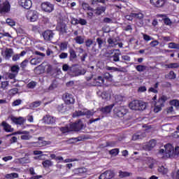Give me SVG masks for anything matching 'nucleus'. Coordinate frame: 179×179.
I'll list each match as a JSON object with an SVG mask.
<instances>
[{"label":"nucleus","instance_id":"obj_1","mask_svg":"<svg viewBox=\"0 0 179 179\" xmlns=\"http://www.w3.org/2000/svg\"><path fill=\"white\" fill-rule=\"evenodd\" d=\"M164 149L159 150V153H164L165 152L166 157H173L179 155V146H176L174 150L173 145L168 143L164 145Z\"/></svg>","mask_w":179,"mask_h":179},{"label":"nucleus","instance_id":"obj_2","mask_svg":"<svg viewBox=\"0 0 179 179\" xmlns=\"http://www.w3.org/2000/svg\"><path fill=\"white\" fill-rule=\"evenodd\" d=\"M129 107L131 110H134L135 111H143V110H146V103L139 100H134L129 104Z\"/></svg>","mask_w":179,"mask_h":179},{"label":"nucleus","instance_id":"obj_3","mask_svg":"<svg viewBox=\"0 0 179 179\" xmlns=\"http://www.w3.org/2000/svg\"><path fill=\"white\" fill-rule=\"evenodd\" d=\"M114 113L116 115L120 118L124 117L127 113H128V109L125 108L124 106H118L115 108Z\"/></svg>","mask_w":179,"mask_h":179},{"label":"nucleus","instance_id":"obj_4","mask_svg":"<svg viewBox=\"0 0 179 179\" xmlns=\"http://www.w3.org/2000/svg\"><path fill=\"white\" fill-rule=\"evenodd\" d=\"M83 115H87V117H92L94 115V112L91 110H78L73 113V117H82Z\"/></svg>","mask_w":179,"mask_h":179},{"label":"nucleus","instance_id":"obj_5","mask_svg":"<svg viewBox=\"0 0 179 179\" xmlns=\"http://www.w3.org/2000/svg\"><path fill=\"white\" fill-rule=\"evenodd\" d=\"M41 9L43 12L51 13L54 10V4L47 1L41 3Z\"/></svg>","mask_w":179,"mask_h":179},{"label":"nucleus","instance_id":"obj_6","mask_svg":"<svg viewBox=\"0 0 179 179\" xmlns=\"http://www.w3.org/2000/svg\"><path fill=\"white\" fill-rule=\"evenodd\" d=\"M27 19L31 22H36L38 19V13L36 10H29L27 14Z\"/></svg>","mask_w":179,"mask_h":179},{"label":"nucleus","instance_id":"obj_7","mask_svg":"<svg viewBox=\"0 0 179 179\" xmlns=\"http://www.w3.org/2000/svg\"><path fill=\"white\" fill-rule=\"evenodd\" d=\"M63 100L66 103V104H74L75 103V98L73 95L69 93H64L63 94Z\"/></svg>","mask_w":179,"mask_h":179},{"label":"nucleus","instance_id":"obj_8","mask_svg":"<svg viewBox=\"0 0 179 179\" xmlns=\"http://www.w3.org/2000/svg\"><path fill=\"white\" fill-rule=\"evenodd\" d=\"M54 32L51 30H46L42 33V36L45 41H51L54 38Z\"/></svg>","mask_w":179,"mask_h":179},{"label":"nucleus","instance_id":"obj_9","mask_svg":"<svg viewBox=\"0 0 179 179\" xmlns=\"http://www.w3.org/2000/svg\"><path fill=\"white\" fill-rule=\"evenodd\" d=\"M18 5L22 6V8H24V9H30L33 3L31 2V0H18Z\"/></svg>","mask_w":179,"mask_h":179},{"label":"nucleus","instance_id":"obj_10","mask_svg":"<svg viewBox=\"0 0 179 179\" xmlns=\"http://www.w3.org/2000/svg\"><path fill=\"white\" fill-rule=\"evenodd\" d=\"M114 172L113 171H106L99 176V179H111L114 178Z\"/></svg>","mask_w":179,"mask_h":179},{"label":"nucleus","instance_id":"obj_11","mask_svg":"<svg viewBox=\"0 0 179 179\" xmlns=\"http://www.w3.org/2000/svg\"><path fill=\"white\" fill-rule=\"evenodd\" d=\"M69 129H70V132L72 131H80V129H82V128H83V124L80 123V122H78V123H73L71 124H69Z\"/></svg>","mask_w":179,"mask_h":179},{"label":"nucleus","instance_id":"obj_12","mask_svg":"<svg viewBox=\"0 0 179 179\" xmlns=\"http://www.w3.org/2000/svg\"><path fill=\"white\" fill-rule=\"evenodd\" d=\"M1 55L4 57L5 59H10L12 55H13V49L12 48H6V50L1 51Z\"/></svg>","mask_w":179,"mask_h":179},{"label":"nucleus","instance_id":"obj_13","mask_svg":"<svg viewBox=\"0 0 179 179\" xmlns=\"http://www.w3.org/2000/svg\"><path fill=\"white\" fill-rule=\"evenodd\" d=\"M43 121L45 124H48V125L55 124V117L50 115H45L43 118Z\"/></svg>","mask_w":179,"mask_h":179},{"label":"nucleus","instance_id":"obj_14","mask_svg":"<svg viewBox=\"0 0 179 179\" xmlns=\"http://www.w3.org/2000/svg\"><path fill=\"white\" fill-rule=\"evenodd\" d=\"M10 120L14 124H16V125H23L24 122H26V119L22 117H11Z\"/></svg>","mask_w":179,"mask_h":179},{"label":"nucleus","instance_id":"obj_15","mask_svg":"<svg viewBox=\"0 0 179 179\" xmlns=\"http://www.w3.org/2000/svg\"><path fill=\"white\" fill-rule=\"evenodd\" d=\"M108 47H116V45H118V40H117V38L110 36L107 40Z\"/></svg>","mask_w":179,"mask_h":179},{"label":"nucleus","instance_id":"obj_16","mask_svg":"<svg viewBox=\"0 0 179 179\" xmlns=\"http://www.w3.org/2000/svg\"><path fill=\"white\" fill-rule=\"evenodd\" d=\"M150 3L157 8H162L166 3V0H150Z\"/></svg>","mask_w":179,"mask_h":179},{"label":"nucleus","instance_id":"obj_17","mask_svg":"<svg viewBox=\"0 0 179 179\" xmlns=\"http://www.w3.org/2000/svg\"><path fill=\"white\" fill-rule=\"evenodd\" d=\"M10 9L9 2L5 1L2 4H0V13H3L4 12H8Z\"/></svg>","mask_w":179,"mask_h":179},{"label":"nucleus","instance_id":"obj_18","mask_svg":"<svg viewBox=\"0 0 179 179\" xmlns=\"http://www.w3.org/2000/svg\"><path fill=\"white\" fill-rule=\"evenodd\" d=\"M87 172V169L85 168H79L74 170V176H77L78 177H82L85 174V173Z\"/></svg>","mask_w":179,"mask_h":179},{"label":"nucleus","instance_id":"obj_19","mask_svg":"<svg viewBox=\"0 0 179 179\" xmlns=\"http://www.w3.org/2000/svg\"><path fill=\"white\" fill-rule=\"evenodd\" d=\"M1 127H3L6 132H13L14 131L13 128H12V126H10L5 121L2 122Z\"/></svg>","mask_w":179,"mask_h":179},{"label":"nucleus","instance_id":"obj_20","mask_svg":"<svg viewBox=\"0 0 179 179\" xmlns=\"http://www.w3.org/2000/svg\"><path fill=\"white\" fill-rule=\"evenodd\" d=\"M104 84V78L101 76H98L94 79V86H101Z\"/></svg>","mask_w":179,"mask_h":179},{"label":"nucleus","instance_id":"obj_21","mask_svg":"<svg viewBox=\"0 0 179 179\" xmlns=\"http://www.w3.org/2000/svg\"><path fill=\"white\" fill-rule=\"evenodd\" d=\"M69 61H75L78 58V55H76V52L73 48H71L69 50Z\"/></svg>","mask_w":179,"mask_h":179},{"label":"nucleus","instance_id":"obj_22","mask_svg":"<svg viewBox=\"0 0 179 179\" xmlns=\"http://www.w3.org/2000/svg\"><path fill=\"white\" fill-rule=\"evenodd\" d=\"M106 9H107L106 6H99L95 9V15L100 16L102 13L106 12Z\"/></svg>","mask_w":179,"mask_h":179},{"label":"nucleus","instance_id":"obj_23","mask_svg":"<svg viewBox=\"0 0 179 179\" xmlns=\"http://www.w3.org/2000/svg\"><path fill=\"white\" fill-rule=\"evenodd\" d=\"M145 136H146V134L138 132V133H136L132 136V139L133 141H138V139H143V138H145Z\"/></svg>","mask_w":179,"mask_h":179},{"label":"nucleus","instance_id":"obj_24","mask_svg":"<svg viewBox=\"0 0 179 179\" xmlns=\"http://www.w3.org/2000/svg\"><path fill=\"white\" fill-rule=\"evenodd\" d=\"M114 107V104L105 106L104 108H102L101 109V113L103 114H108L109 113H111V110H113V108Z\"/></svg>","mask_w":179,"mask_h":179},{"label":"nucleus","instance_id":"obj_25","mask_svg":"<svg viewBox=\"0 0 179 179\" xmlns=\"http://www.w3.org/2000/svg\"><path fill=\"white\" fill-rule=\"evenodd\" d=\"M43 61L41 57H34L30 60L31 65H38Z\"/></svg>","mask_w":179,"mask_h":179},{"label":"nucleus","instance_id":"obj_26","mask_svg":"<svg viewBox=\"0 0 179 179\" xmlns=\"http://www.w3.org/2000/svg\"><path fill=\"white\" fill-rule=\"evenodd\" d=\"M86 73V70L85 69H76V72L74 74H71V76H80V75H85Z\"/></svg>","mask_w":179,"mask_h":179},{"label":"nucleus","instance_id":"obj_27","mask_svg":"<svg viewBox=\"0 0 179 179\" xmlns=\"http://www.w3.org/2000/svg\"><path fill=\"white\" fill-rule=\"evenodd\" d=\"M5 178L6 179L19 178V174L16 173H8L5 176Z\"/></svg>","mask_w":179,"mask_h":179},{"label":"nucleus","instance_id":"obj_28","mask_svg":"<svg viewBox=\"0 0 179 179\" xmlns=\"http://www.w3.org/2000/svg\"><path fill=\"white\" fill-rule=\"evenodd\" d=\"M129 176H132V173H129V172H127V171H119V177L120 178H124L125 177H129Z\"/></svg>","mask_w":179,"mask_h":179},{"label":"nucleus","instance_id":"obj_29","mask_svg":"<svg viewBox=\"0 0 179 179\" xmlns=\"http://www.w3.org/2000/svg\"><path fill=\"white\" fill-rule=\"evenodd\" d=\"M157 87H159V83H156L154 85V87H151L149 88L148 92H151L152 93H158L159 91H157Z\"/></svg>","mask_w":179,"mask_h":179},{"label":"nucleus","instance_id":"obj_30","mask_svg":"<svg viewBox=\"0 0 179 179\" xmlns=\"http://www.w3.org/2000/svg\"><path fill=\"white\" fill-rule=\"evenodd\" d=\"M120 55H121V53L115 52L114 55L111 56V58L113 59V62H119Z\"/></svg>","mask_w":179,"mask_h":179},{"label":"nucleus","instance_id":"obj_31","mask_svg":"<svg viewBox=\"0 0 179 179\" xmlns=\"http://www.w3.org/2000/svg\"><path fill=\"white\" fill-rule=\"evenodd\" d=\"M165 66L166 68H169V69H174L179 68V64L178 63H171L169 64H166Z\"/></svg>","mask_w":179,"mask_h":179},{"label":"nucleus","instance_id":"obj_32","mask_svg":"<svg viewBox=\"0 0 179 179\" xmlns=\"http://www.w3.org/2000/svg\"><path fill=\"white\" fill-rule=\"evenodd\" d=\"M74 40L77 44H83L85 43V39L80 36L76 37Z\"/></svg>","mask_w":179,"mask_h":179},{"label":"nucleus","instance_id":"obj_33","mask_svg":"<svg viewBox=\"0 0 179 179\" xmlns=\"http://www.w3.org/2000/svg\"><path fill=\"white\" fill-rule=\"evenodd\" d=\"M103 78L106 79V80H109V82H113V75L110 74V73H105Z\"/></svg>","mask_w":179,"mask_h":179},{"label":"nucleus","instance_id":"obj_34","mask_svg":"<svg viewBox=\"0 0 179 179\" xmlns=\"http://www.w3.org/2000/svg\"><path fill=\"white\" fill-rule=\"evenodd\" d=\"M66 48H68V42H63L60 43L59 49L61 50V51H65Z\"/></svg>","mask_w":179,"mask_h":179},{"label":"nucleus","instance_id":"obj_35","mask_svg":"<svg viewBox=\"0 0 179 179\" xmlns=\"http://www.w3.org/2000/svg\"><path fill=\"white\" fill-rule=\"evenodd\" d=\"M166 78H167V79H176V73L171 71L169 72V73L166 75Z\"/></svg>","mask_w":179,"mask_h":179},{"label":"nucleus","instance_id":"obj_36","mask_svg":"<svg viewBox=\"0 0 179 179\" xmlns=\"http://www.w3.org/2000/svg\"><path fill=\"white\" fill-rule=\"evenodd\" d=\"M59 160H62L64 162V163H71L72 162H76V159H71V158H66V159H64L62 157L59 158Z\"/></svg>","mask_w":179,"mask_h":179},{"label":"nucleus","instance_id":"obj_37","mask_svg":"<svg viewBox=\"0 0 179 179\" xmlns=\"http://www.w3.org/2000/svg\"><path fill=\"white\" fill-rule=\"evenodd\" d=\"M136 69L138 72H143L144 71H146V66L138 65L136 66Z\"/></svg>","mask_w":179,"mask_h":179},{"label":"nucleus","instance_id":"obj_38","mask_svg":"<svg viewBox=\"0 0 179 179\" xmlns=\"http://www.w3.org/2000/svg\"><path fill=\"white\" fill-rule=\"evenodd\" d=\"M43 167L48 168V167H51L52 166V162L50 160H45L42 163Z\"/></svg>","mask_w":179,"mask_h":179},{"label":"nucleus","instance_id":"obj_39","mask_svg":"<svg viewBox=\"0 0 179 179\" xmlns=\"http://www.w3.org/2000/svg\"><path fill=\"white\" fill-rule=\"evenodd\" d=\"M169 48H173L175 50H179V44L176 43H169Z\"/></svg>","mask_w":179,"mask_h":179},{"label":"nucleus","instance_id":"obj_40","mask_svg":"<svg viewBox=\"0 0 179 179\" xmlns=\"http://www.w3.org/2000/svg\"><path fill=\"white\" fill-rule=\"evenodd\" d=\"M110 155L112 156H117L120 153V149L115 148L109 151Z\"/></svg>","mask_w":179,"mask_h":179},{"label":"nucleus","instance_id":"obj_41","mask_svg":"<svg viewBox=\"0 0 179 179\" xmlns=\"http://www.w3.org/2000/svg\"><path fill=\"white\" fill-rule=\"evenodd\" d=\"M171 106H174V107H179V101L178 99H173L170 101Z\"/></svg>","mask_w":179,"mask_h":179},{"label":"nucleus","instance_id":"obj_42","mask_svg":"<svg viewBox=\"0 0 179 179\" xmlns=\"http://www.w3.org/2000/svg\"><path fill=\"white\" fill-rule=\"evenodd\" d=\"M96 43L99 45V48H102L103 45L104 44V41L101 38H97Z\"/></svg>","mask_w":179,"mask_h":179},{"label":"nucleus","instance_id":"obj_43","mask_svg":"<svg viewBox=\"0 0 179 179\" xmlns=\"http://www.w3.org/2000/svg\"><path fill=\"white\" fill-rule=\"evenodd\" d=\"M101 97L103 100H108L110 94H108V93H107L106 92H103L101 93Z\"/></svg>","mask_w":179,"mask_h":179},{"label":"nucleus","instance_id":"obj_44","mask_svg":"<svg viewBox=\"0 0 179 179\" xmlns=\"http://www.w3.org/2000/svg\"><path fill=\"white\" fill-rule=\"evenodd\" d=\"M115 100L116 103H121V101H124V96L122 95H116L115 96Z\"/></svg>","mask_w":179,"mask_h":179},{"label":"nucleus","instance_id":"obj_45","mask_svg":"<svg viewBox=\"0 0 179 179\" xmlns=\"http://www.w3.org/2000/svg\"><path fill=\"white\" fill-rule=\"evenodd\" d=\"M133 16L136 19H143V14L142 13H133Z\"/></svg>","mask_w":179,"mask_h":179},{"label":"nucleus","instance_id":"obj_46","mask_svg":"<svg viewBox=\"0 0 179 179\" xmlns=\"http://www.w3.org/2000/svg\"><path fill=\"white\" fill-rule=\"evenodd\" d=\"M41 106V101H36L31 103V107H33L34 108H36L37 107H40Z\"/></svg>","mask_w":179,"mask_h":179},{"label":"nucleus","instance_id":"obj_47","mask_svg":"<svg viewBox=\"0 0 179 179\" xmlns=\"http://www.w3.org/2000/svg\"><path fill=\"white\" fill-rule=\"evenodd\" d=\"M29 134H30V132L27 131H18L14 132L13 135H29Z\"/></svg>","mask_w":179,"mask_h":179},{"label":"nucleus","instance_id":"obj_48","mask_svg":"<svg viewBox=\"0 0 179 179\" xmlns=\"http://www.w3.org/2000/svg\"><path fill=\"white\" fill-rule=\"evenodd\" d=\"M15 162L17 163H20L21 164H24L25 163H28V161L26 160V158L24 157H22V158H20V159H17L15 160Z\"/></svg>","mask_w":179,"mask_h":179},{"label":"nucleus","instance_id":"obj_49","mask_svg":"<svg viewBox=\"0 0 179 179\" xmlns=\"http://www.w3.org/2000/svg\"><path fill=\"white\" fill-rule=\"evenodd\" d=\"M60 131L63 132V134H66V132H71L69 126L61 127Z\"/></svg>","mask_w":179,"mask_h":179},{"label":"nucleus","instance_id":"obj_50","mask_svg":"<svg viewBox=\"0 0 179 179\" xmlns=\"http://www.w3.org/2000/svg\"><path fill=\"white\" fill-rule=\"evenodd\" d=\"M36 85H37V83L34 81H31L27 84V87L28 89H34Z\"/></svg>","mask_w":179,"mask_h":179},{"label":"nucleus","instance_id":"obj_51","mask_svg":"<svg viewBox=\"0 0 179 179\" xmlns=\"http://www.w3.org/2000/svg\"><path fill=\"white\" fill-rule=\"evenodd\" d=\"M57 87H58V85L57 84V83L53 82L48 87V90H54L57 89Z\"/></svg>","mask_w":179,"mask_h":179},{"label":"nucleus","instance_id":"obj_52","mask_svg":"<svg viewBox=\"0 0 179 179\" xmlns=\"http://www.w3.org/2000/svg\"><path fill=\"white\" fill-rule=\"evenodd\" d=\"M62 69L64 72H69L71 71V66L67 64H65L62 66Z\"/></svg>","mask_w":179,"mask_h":179},{"label":"nucleus","instance_id":"obj_53","mask_svg":"<svg viewBox=\"0 0 179 179\" xmlns=\"http://www.w3.org/2000/svg\"><path fill=\"white\" fill-rule=\"evenodd\" d=\"M78 24H81V26H86V24H87V21L83 18H80L78 20Z\"/></svg>","mask_w":179,"mask_h":179},{"label":"nucleus","instance_id":"obj_54","mask_svg":"<svg viewBox=\"0 0 179 179\" xmlns=\"http://www.w3.org/2000/svg\"><path fill=\"white\" fill-rule=\"evenodd\" d=\"M6 22L7 24H8V26H11V27L15 26V21L12 19L8 18Z\"/></svg>","mask_w":179,"mask_h":179},{"label":"nucleus","instance_id":"obj_55","mask_svg":"<svg viewBox=\"0 0 179 179\" xmlns=\"http://www.w3.org/2000/svg\"><path fill=\"white\" fill-rule=\"evenodd\" d=\"M27 64H29V60L28 59H24L21 64L20 66L22 69H24L26 66H27Z\"/></svg>","mask_w":179,"mask_h":179},{"label":"nucleus","instance_id":"obj_56","mask_svg":"<svg viewBox=\"0 0 179 179\" xmlns=\"http://www.w3.org/2000/svg\"><path fill=\"white\" fill-rule=\"evenodd\" d=\"M77 69L78 68H76L75 66H71L70 71L69 72V73L71 75V76H72V75H74Z\"/></svg>","mask_w":179,"mask_h":179},{"label":"nucleus","instance_id":"obj_57","mask_svg":"<svg viewBox=\"0 0 179 179\" xmlns=\"http://www.w3.org/2000/svg\"><path fill=\"white\" fill-rule=\"evenodd\" d=\"M20 104H22V100L17 99L13 102L12 106L16 107V106H20Z\"/></svg>","mask_w":179,"mask_h":179},{"label":"nucleus","instance_id":"obj_58","mask_svg":"<svg viewBox=\"0 0 179 179\" xmlns=\"http://www.w3.org/2000/svg\"><path fill=\"white\" fill-rule=\"evenodd\" d=\"M92 44H93V40H92V39H87L85 41V45L87 48H90L92 45Z\"/></svg>","mask_w":179,"mask_h":179},{"label":"nucleus","instance_id":"obj_59","mask_svg":"<svg viewBox=\"0 0 179 179\" xmlns=\"http://www.w3.org/2000/svg\"><path fill=\"white\" fill-rule=\"evenodd\" d=\"M148 146L151 149H152V148H155V146H156V141H155V140L150 141V142L148 143Z\"/></svg>","mask_w":179,"mask_h":179},{"label":"nucleus","instance_id":"obj_60","mask_svg":"<svg viewBox=\"0 0 179 179\" xmlns=\"http://www.w3.org/2000/svg\"><path fill=\"white\" fill-rule=\"evenodd\" d=\"M65 107H66L65 104L62 103L57 106V110L58 111H65L66 110Z\"/></svg>","mask_w":179,"mask_h":179},{"label":"nucleus","instance_id":"obj_61","mask_svg":"<svg viewBox=\"0 0 179 179\" xmlns=\"http://www.w3.org/2000/svg\"><path fill=\"white\" fill-rule=\"evenodd\" d=\"M82 6L84 10H90V6L88 3H83Z\"/></svg>","mask_w":179,"mask_h":179},{"label":"nucleus","instance_id":"obj_62","mask_svg":"<svg viewBox=\"0 0 179 179\" xmlns=\"http://www.w3.org/2000/svg\"><path fill=\"white\" fill-rule=\"evenodd\" d=\"M60 59H65L66 58H68V53L66 52H62L59 55Z\"/></svg>","mask_w":179,"mask_h":179},{"label":"nucleus","instance_id":"obj_63","mask_svg":"<svg viewBox=\"0 0 179 179\" xmlns=\"http://www.w3.org/2000/svg\"><path fill=\"white\" fill-rule=\"evenodd\" d=\"M8 86H9V82L3 81L1 83V89H6Z\"/></svg>","mask_w":179,"mask_h":179},{"label":"nucleus","instance_id":"obj_64","mask_svg":"<svg viewBox=\"0 0 179 179\" xmlns=\"http://www.w3.org/2000/svg\"><path fill=\"white\" fill-rule=\"evenodd\" d=\"M12 59L14 62L16 61H18V59H20V55L15 54V55H13Z\"/></svg>","mask_w":179,"mask_h":179}]
</instances>
